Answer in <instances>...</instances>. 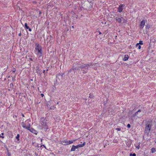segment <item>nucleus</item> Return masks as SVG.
<instances>
[{
	"instance_id": "obj_34",
	"label": "nucleus",
	"mask_w": 156,
	"mask_h": 156,
	"mask_svg": "<svg viewBox=\"0 0 156 156\" xmlns=\"http://www.w3.org/2000/svg\"><path fill=\"white\" fill-rule=\"evenodd\" d=\"M115 129L117 130V131H120L121 130V129L120 128H117L116 129Z\"/></svg>"
},
{
	"instance_id": "obj_51",
	"label": "nucleus",
	"mask_w": 156,
	"mask_h": 156,
	"mask_svg": "<svg viewBox=\"0 0 156 156\" xmlns=\"http://www.w3.org/2000/svg\"><path fill=\"white\" fill-rule=\"evenodd\" d=\"M42 146V145H41V147ZM43 146H44V147H45V145H43Z\"/></svg>"
},
{
	"instance_id": "obj_46",
	"label": "nucleus",
	"mask_w": 156,
	"mask_h": 156,
	"mask_svg": "<svg viewBox=\"0 0 156 156\" xmlns=\"http://www.w3.org/2000/svg\"><path fill=\"white\" fill-rule=\"evenodd\" d=\"M30 60L33 61L32 59L31 58H30Z\"/></svg>"
},
{
	"instance_id": "obj_26",
	"label": "nucleus",
	"mask_w": 156,
	"mask_h": 156,
	"mask_svg": "<svg viewBox=\"0 0 156 156\" xmlns=\"http://www.w3.org/2000/svg\"><path fill=\"white\" fill-rule=\"evenodd\" d=\"M72 70L73 71H75L76 69H78V68H76V67H74V66H73V67L72 68Z\"/></svg>"
},
{
	"instance_id": "obj_11",
	"label": "nucleus",
	"mask_w": 156,
	"mask_h": 156,
	"mask_svg": "<svg viewBox=\"0 0 156 156\" xmlns=\"http://www.w3.org/2000/svg\"><path fill=\"white\" fill-rule=\"evenodd\" d=\"M30 131L36 135H37L38 133V132H37V131L35 130L34 129H33L32 128H31L30 129Z\"/></svg>"
},
{
	"instance_id": "obj_7",
	"label": "nucleus",
	"mask_w": 156,
	"mask_h": 156,
	"mask_svg": "<svg viewBox=\"0 0 156 156\" xmlns=\"http://www.w3.org/2000/svg\"><path fill=\"white\" fill-rule=\"evenodd\" d=\"M47 119L46 118H44V117L41 118L40 120V122L41 125L44 124H47Z\"/></svg>"
},
{
	"instance_id": "obj_40",
	"label": "nucleus",
	"mask_w": 156,
	"mask_h": 156,
	"mask_svg": "<svg viewBox=\"0 0 156 156\" xmlns=\"http://www.w3.org/2000/svg\"><path fill=\"white\" fill-rule=\"evenodd\" d=\"M18 35L19 36H21V32Z\"/></svg>"
},
{
	"instance_id": "obj_37",
	"label": "nucleus",
	"mask_w": 156,
	"mask_h": 156,
	"mask_svg": "<svg viewBox=\"0 0 156 156\" xmlns=\"http://www.w3.org/2000/svg\"><path fill=\"white\" fill-rule=\"evenodd\" d=\"M142 110H141V109H139L138 110L137 112H141Z\"/></svg>"
},
{
	"instance_id": "obj_5",
	"label": "nucleus",
	"mask_w": 156,
	"mask_h": 156,
	"mask_svg": "<svg viewBox=\"0 0 156 156\" xmlns=\"http://www.w3.org/2000/svg\"><path fill=\"white\" fill-rule=\"evenodd\" d=\"M75 141V140H65L62 141V144L64 145H66L73 143Z\"/></svg>"
},
{
	"instance_id": "obj_13",
	"label": "nucleus",
	"mask_w": 156,
	"mask_h": 156,
	"mask_svg": "<svg viewBox=\"0 0 156 156\" xmlns=\"http://www.w3.org/2000/svg\"><path fill=\"white\" fill-rule=\"evenodd\" d=\"M86 143L85 142H83V144H79L76 146L75 147L76 148V149L78 148L79 147H81L84 146L85 145Z\"/></svg>"
},
{
	"instance_id": "obj_23",
	"label": "nucleus",
	"mask_w": 156,
	"mask_h": 156,
	"mask_svg": "<svg viewBox=\"0 0 156 156\" xmlns=\"http://www.w3.org/2000/svg\"><path fill=\"white\" fill-rule=\"evenodd\" d=\"M156 151L155 149L154 148H152L151 149V152L152 153H154Z\"/></svg>"
},
{
	"instance_id": "obj_48",
	"label": "nucleus",
	"mask_w": 156,
	"mask_h": 156,
	"mask_svg": "<svg viewBox=\"0 0 156 156\" xmlns=\"http://www.w3.org/2000/svg\"><path fill=\"white\" fill-rule=\"evenodd\" d=\"M41 12L40 11H39V14L40 15L41 14Z\"/></svg>"
},
{
	"instance_id": "obj_12",
	"label": "nucleus",
	"mask_w": 156,
	"mask_h": 156,
	"mask_svg": "<svg viewBox=\"0 0 156 156\" xmlns=\"http://www.w3.org/2000/svg\"><path fill=\"white\" fill-rule=\"evenodd\" d=\"M122 18L116 17L115 18V20L116 21L119 23H122Z\"/></svg>"
},
{
	"instance_id": "obj_3",
	"label": "nucleus",
	"mask_w": 156,
	"mask_h": 156,
	"mask_svg": "<svg viewBox=\"0 0 156 156\" xmlns=\"http://www.w3.org/2000/svg\"><path fill=\"white\" fill-rule=\"evenodd\" d=\"M35 46V50L37 52V55H39V57L43 55V50L42 47L38 44H36Z\"/></svg>"
},
{
	"instance_id": "obj_39",
	"label": "nucleus",
	"mask_w": 156,
	"mask_h": 156,
	"mask_svg": "<svg viewBox=\"0 0 156 156\" xmlns=\"http://www.w3.org/2000/svg\"><path fill=\"white\" fill-rule=\"evenodd\" d=\"M45 70H43V73L45 74Z\"/></svg>"
},
{
	"instance_id": "obj_6",
	"label": "nucleus",
	"mask_w": 156,
	"mask_h": 156,
	"mask_svg": "<svg viewBox=\"0 0 156 156\" xmlns=\"http://www.w3.org/2000/svg\"><path fill=\"white\" fill-rule=\"evenodd\" d=\"M125 7L124 4H121L119 5L118 8V12L119 13H121L122 11L123 8Z\"/></svg>"
},
{
	"instance_id": "obj_14",
	"label": "nucleus",
	"mask_w": 156,
	"mask_h": 156,
	"mask_svg": "<svg viewBox=\"0 0 156 156\" xmlns=\"http://www.w3.org/2000/svg\"><path fill=\"white\" fill-rule=\"evenodd\" d=\"M36 72L38 74L41 75V74H42V73L40 71V70L39 69V67L38 66H37L36 67Z\"/></svg>"
},
{
	"instance_id": "obj_17",
	"label": "nucleus",
	"mask_w": 156,
	"mask_h": 156,
	"mask_svg": "<svg viewBox=\"0 0 156 156\" xmlns=\"http://www.w3.org/2000/svg\"><path fill=\"white\" fill-rule=\"evenodd\" d=\"M76 147V146H75L74 145H73L72 146V147L71 149V151H75L76 149V147Z\"/></svg>"
},
{
	"instance_id": "obj_22",
	"label": "nucleus",
	"mask_w": 156,
	"mask_h": 156,
	"mask_svg": "<svg viewBox=\"0 0 156 156\" xmlns=\"http://www.w3.org/2000/svg\"><path fill=\"white\" fill-rule=\"evenodd\" d=\"M24 27L26 29H27L29 27L27 26V23H25L24 24Z\"/></svg>"
},
{
	"instance_id": "obj_32",
	"label": "nucleus",
	"mask_w": 156,
	"mask_h": 156,
	"mask_svg": "<svg viewBox=\"0 0 156 156\" xmlns=\"http://www.w3.org/2000/svg\"><path fill=\"white\" fill-rule=\"evenodd\" d=\"M72 69H71L70 70H69L68 71V74L69 75V73H71V72L72 71Z\"/></svg>"
},
{
	"instance_id": "obj_55",
	"label": "nucleus",
	"mask_w": 156,
	"mask_h": 156,
	"mask_svg": "<svg viewBox=\"0 0 156 156\" xmlns=\"http://www.w3.org/2000/svg\"><path fill=\"white\" fill-rule=\"evenodd\" d=\"M58 103H59V102H57V104H58Z\"/></svg>"
},
{
	"instance_id": "obj_16",
	"label": "nucleus",
	"mask_w": 156,
	"mask_h": 156,
	"mask_svg": "<svg viewBox=\"0 0 156 156\" xmlns=\"http://www.w3.org/2000/svg\"><path fill=\"white\" fill-rule=\"evenodd\" d=\"M145 26L146 31H148L149 30V28L151 27V25L148 24L147 25H146Z\"/></svg>"
},
{
	"instance_id": "obj_8",
	"label": "nucleus",
	"mask_w": 156,
	"mask_h": 156,
	"mask_svg": "<svg viewBox=\"0 0 156 156\" xmlns=\"http://www.w3.org/2000/svg\"><path fill=\"white\" fill-rule=\"evenodd\" d=\"M42 129L44 130V131H47V129H48V127L47 124H44L41 125Z\"/></svg>"
},
{
	"instance_id": "obj_50",
	"label": "nucleus",
	"mask_w": 156,
	"mask_h": 156,
	"mask_svg": "<svg viewBox=\"0 0 156 156\" xmlns=\"http://www.w3.org/2000/svg\"><path fill=\"white\" fill-rule=\"evenodd\" d=\"M84 99L85 101H86L87 100V99L86 98H85L84 99Z\"/></svg>"
},
{
	"instance_id": "obj_43",
	"label": "nucleus",
	"mask_w": 156,
	"mask_h": 156,
	"mask_svg": "<svg viewBox=\"0 0 156 156\" xmlns=\"http://www.w3.org/2000/svg\"><path fill=\"white\" fill-rule=\"evenodd\" d=\"M22 115L23 117H24V115L23 113H22Z\"/></svg>"
},
{
	"instance_id": "obj_57",
	"label": "nucleus",
	"mask_w": 156,
	"mask_h": 156,
	"mask_svg": "<svg viewBox=\"0 0 156 156\" xmlns=\"http://www.w3.org/2000/svg\"><path fill=\"white\" fill-rule=\"evenodd\" d=\"M31 81H33V80H32V79H31Z\"/></svg>"
},
{
	"instance_id": "obj_56",
	"label": "nucleus",
	"mask_w": 156,
	"mask_h": 156,
	"mask_svg": "<svg viewBox=\"0 0 156 156\" xmlns=\"http://www.w3.org/2000/svg\"><path fill=\"white\" fill-rule=\"evenodd\" d=\"M1 134H0V137H1Z\"/></svg>"
},
{
	"instance_id": "obj_21",
	"label": "nucleus",
	"mask_w": 156,
	"mask_h": 156,
	"mask_svg": "<svg viewBox=\"0 0 156 156\" xmlns=\"http://www.w3.org/2000/svg\"><path fill=\"white\" fill-rule=\"evenodd\" d=\"M136 47H138V48L139 49H140L141 48L140 45L138 43L136 44Z\"/></svg>"
},
{
	"instance_id": "obj_2",
	"label": "nucleus",
	"mask_w": 156,
	"mask_h": 156,
	"mask_svg": "<svg viewBox=\"0 0 156 156\" xmlns=\"http://www.w3.org/2000/svg\"><path fill=\"white\" fill-rule=\"evenodd\" d=\"M152 121L150 119L146 120L145 133L147 135L149 134L152 126Z\"/></svg>"
},
{
	"instance_id": "obj_9",
	"label": "nucleus",
	"mask_w": 156,
	"mask_h": 156,
	"mask_svg": "<svg viewBox=\"0 0 156 156\" xmlns=\"http://www.w3.org/2000/svg\"><path fill=\"white\" fill-rule=\"evenodd\" d=\"M145 21L144 20H143L141 22L140 24V29H142L145 25Z\"/></svg>"
},
{
	"instance_id": "obj_10",
	"label": "nucleus",
	"mask_w": 156,
	"mask_h": 156,
	"mask_svg": "<svg viewBox=\"0 0 156 156\" xmlns=\"http://www.w3.org/2000/svg\"><path fill=\"white\" fill-rule=\"evenodd\" d=\"M81 64L78 63L77 62L74 63L73 65L74 67L76 68H78V69H80V66H81Z\"/></svg>"
},
{
	"instance_id": "obj_1",
	"label": "nucleus",
	"mask_w": 156,
	"mask_h": 156,
	"mask_svg": "<svg viewBox=\"0 0 156 156\" xmlns=\"http://www.w3.org/2000/svg\"><path fill=\"white\" fill-rule=\"evenodd\" d=\"M95 66L94 64L92 63H89L87 64H81L80 69H81L82 73L85 74L87 73L89 70V69L91 68L90 66Z\"/></svg>"
},
{
	"instance_id": "obj_36",
	"label": "nucleus",
	"mask_w": 156,
	"mask_h": 156,
	"mask_svg": "<svg viewBox=\"0 0 156 156\" xmlns=\"http://www.w3.org/2000/svg\"><path fill=\"white\" fill-rule=\"evenodd\" d=\"M27 29L28 30L30 31H32L30 27H29Z\"/></svg>"
},
{
	"instance_id": "obj_18",
	"label": "nucleus",
	"mask_w": 156,
	"mask_h": 156,
	"mask_svg": "<svg viewBox=\"0 0 156 156\" xmlns=\"http://www.w3.org/2000/svg\"><path fill=\"white\" fill-rule=\"evenodd\" d=\"M25 128L26 129H27L29 130L30 131V124H29V126H25V128Z\"/></svg>"
},
{
	"instance_id": "obj_20",
	"label": "nucleus",
	"mask_w": 156,
	"mask_h": 156,
	"mask_svg": "<svg viewBox=\"0 0 156 156\" xmlns=\"http://www.w3.org/2000/svg\"><path fill=\"white\" fill-rule=\"evenodd\" d=\"M56 87L55 86H53L51 89V91L54 92L55 90H56Z\"/></svg>"
},
{
	"instance_id": "obj_24",
	"label": "nucleus",
	"mask_w": 156,
	"mask_h": 156,
	"mask_svg": "<svg viewBox=\"0 0 156 156\" xmlns=\"http://www.w3.org/2000/svg\"><path fill=\"white\" fill-rule=\"evenodd\" d=\"M20 135L19 134H17V136H16V139L18 141H19L20 140L19 138H20Z\"/></svg>"
},
{
	"instance_id": "obj_53",
	"label": "nucleus",
	"mask_w": 156,
	"mask_h": 156,
	"mask_svg": "<svg viewBox=\"0 0 156 156\" xmlns=\"http://www.w3.org/2000/svg\"><path fill=\"white\" fill-rule=\"evenodd\" d=\"M42 139H41V141L42 142Z\"/></svg>"
},
{
	"instance_id": "obj_15",
	"label": "nucleus",
	"mask_w": 156,
	"mask_h": 156,
	"mask_svg": "<svg viewBox=\"0 0 156 156\" xmlns=\"http://www.w3.org/2000/svg\"><path fill=\"white\" fill-rule=\"evenodd\" d=\"M129 58V56L128 55H126L124 56V58H123V60L124 61H127Z\"/></svg>"
},
{
	"instance_id": "obj_58",
	"label": "nucleus",
	"mask_w": 156,
	"mask_h": 156,
	"mask_svg": "<svg viewBox=\"0 0 156 156\" xmlns=\"http://www.w3.org/2000/svg\"><path fill=\"white\" fill-rule=\"evenodd\" d=\"M155 143L156 144V141L155 142Z\"/></svg>"
},
{
	"instance_id": "obj_44",
	"label": "nucleus",
	"mask_w": 156,
	"mask_h": 156,
	"mask_svg": "<svg viewBox=\"0 0 156 156\" xmlns=\"http://www.w3.org/2000/svg\"><path fill=\"white\" fill-rule=\"evenodd\" d=\"M48 37L49 38H51V36H48V38H47V39H48Z\"/></svg>"
},
{
	"instance_id": "obj_45",
	"label": "nucleus",
	"mask_w": 156,
	"mask_h": 156,
	"mask_svg": "<svg viewBox=\"0 0 156 156\" xmlns=\"http://www.w3.org/2000/svg\"><path fill=\"white\" fill-rule=\"evenodd\" d=\"M1 137L2 138H4V137L3 136H1Z\"/></svg>"
},
{
	"instance_id": "obj_30",
	"label": "nucleus",
	"mask_w": 156,
	"mask_h": 156,
	"mask_svg": "<svg viewBox=\"0 0 156 156\" xmlns=\"http://www.w3.org/2000/svg\"><path fill=\"white\" fill-rule=\"evenodd\" d=\"M7 152H8V156H11V153L10 152H9V150L8 149H7Z\"/></svg>"
},
{
	"instance_id": "obj_42",
	"label": "nucleus",
	"mask_w": 156,
	"mask_h": 156,
	"mask_svg": "<svg viewBox=\"0 0 156 156\" xmlns=\"http://www.w3.org/2000/svg\"><path fill=\"white\" fill-rule=\"evenodd\" d=\"M16 71V69H15L14 70H13L12 72L15 73Z\"/></svg>"
},
{
	"instance_id": "obj_33",
	"label": "nucleus",
	"mask_w": 156,
	"mask_h": 156,
	"mask_svg": "<svg viewBox=\"0 0 156 156\" xmlns=\"http://www.w3.org/2000/svg\"><path fill=\"white\" fill-rule=\"evenodd\" d=\"M130 127H131V126L130 124H127V128H129Z\"/></svg>"
},
{
	"instance_id": "obj_31",
	"label": "nucleus",
	"mask_w": 156,
	"mask_h": 156,
	"mask_svg": "<svg viewBox=\"0 0 156 156\" xmlns=\"http://www.w3.org/2000/svg\"><path fill=\"white\" fill-rule=\"evenodd\" d=\"M139 44H143V41H139Z\"/></svg>"
},
{
	"instance_id": "obj_25",
	"label": "nucleus",
	"mask_w": 156,
	"mask_h": 156,
	"mask_svg": "<svg viewBox=\"0 0 156 156\" xmlns=\"http://www.w3.org/2000/svg\"><path fill=\"white\" fill-rule=\"evenodd\" d=\"M21 125H22V126L23 128H25V126H26L25 125V123L24 122H22V123H21Z\"/></svg>"
},
{
	"instance_id": "obj_19",
	"label": "nucleus",
	"mask_w": 156,
	"mask_h": 156,
	"mask_svg": "<svg viewBox=\"0 0 156 156\" xmlns=\"http://www.w3.org/2000/svg\"><path fill=\"white\" fill-rule=\"evenodd\" d=\"M122 19H123L122 21L123 22L122 23H127V20H126L125 19H124L123 18V17H121Z\"/></svg>"
},
{
	"instance_id": "obj_47",
	"label": "nucleus",
	"mask_w": 156,
	"mask_h": 156,
	"mask_svg": "<svg viewBox=\"0 0 156 156\" xmlns=\"http://www.w3.org/2000/svg\"><path fill=\"white\" fill-rule=\"evenodd\" d=\"M15 117H16V118H17V115H15Z\"/></svg>"
},
{
	"instance_id": "obj_54",
	"label": "nucleus",
	"mask_w": 156,
	"mask_h": 156,
	"mask_svg": "<svg viewBox=\"0 0 156 156\" xmlns=\"http://www.w3.org/2000/svg\"><path fill=\"white\" fill-rule=\"evenodd\" d=\"M48 69H47L46 70V71H48Z\"/></svg>"
},
{
	"instance_id": "obj_28",
	"label": "nucleus",
	"mask_w": 156,
	"mask_h": 156,
	"mask_svg": "<svg viewBox=\"0 0 156 156\" xmlns=\"http://www.w3.org/2000/svg\"><path fill=\"white\" fill-rule=\"evenodd\" d=\"M138 112L137 111L135 113L133 114V117H135V116H136L138 115Z\"/></svg>"
},
{
	"instance_id": "obj_38",
	"label": "nucleus",
	"mask_w": 156,
	"mask_h": 156,
	"mask_svg": "<svg viewBox=\"0 0 156 156\" xmlns=\"http://www.w3.org/2000/svg\"><path fill=\"white\" fill-rule=\"evenodd\" d=\"M41 95L42 97H43L44 96V94H41Z\"/></svg>"
},
{
	"instance_id": "obj_27",
	"label": "nucleus",
	"mask_w": 156,
	"mask_h": 156,
	"mask_svg": "<svg viewBox=\"0 0 156 156\" xmlns=\"http://www.w3.org/2000/svg\"><path fill=\"white\" fill-rule=\"evenodd\" d=\"M89 97L90 98H93L94 97V96L92 94H89Z\"/></svg>"
},
{
	"instance_id": "obj_35",
	"label": "nucleus",
	"mask_w": 156,
	"mask_h": 156,
	"mask_svg": "<svg viewBox=\"0 0 156 156\" xmlns=\"http://www.w3.org/2000/svg\"><path fill=\"white\" fill-rule=\"evenodd\" d=\"M136 148H137L138 149H139L140 147V145H138L136 147Z\"/></svg>"
},
{
	"instance_id": "obj_49",
	"label": "nucleus",
	"mask_w": 156,
	"mask_h": 156,
	"mask_svg": "<svg viewBox=\"0 0 156 156\" xmlns=\"http://www.w3.org/2000/svg\"><path fill=\"white\" fill-rule=\"evenodd\" d=\"M1 134L2 135H3L4 134V133H1Z\"/></svg>"
},
{
	"instance_id": "obj_4",
	"label": "nucleus",
	"mask_w": 156,
	"mask_h": 156,
	"mask_svg": "<svg viewBox=\"0 0 156 156\" xmlns=\"http://www.w3.org/2000/svg\"><path fill=\"white\" fill-rule=\"evenodd\" d=\"M64 73H57L56 75V81L58 80L62 81L63 80H66L65 78Z\"/></svg>"
},
{
	"instance_id": "obj_52",
	"label": "nucleus",
	"mask_w": 156,
	"mask_h": 156,
	"mask_svg": "<svg viewBox=\"0 0 156 156\" xmlns=\"http://www.w3.org/2000/svg\"><path fill=\"white\" fill-rule=\"evenodd\" d=\"M72 28H74V26H72Z\"/></svg>"
},
{
	"instance_id": "obj_41",
	"label": "nucleus",
	"mask_w": 156,
	"mask_h": 156,
	"mask_svg": "<svg viewBox=\"0 0 156 156\" xmlns=\"http://www.w3.org/2000/svg\"><path fill=\"white\" fill-rule=\"evenodd\" d=\"M98 32L99 33V34H102L101 33V32H100V31H98Z\"/></svg>"
},
{
	"instance_id": "obj_29",
	"label": "nucleus",
	"mask_w": 156,
	"mask_h": 156,
	"mask_svg": "<svg viewBox=\"0 0 156 156\" xmlns=\"http://www.w3.org/2000/svg\"><path fill=\"white\" fill-rule=\"evenodd\" d=\"M130 156H136V154L134 153L133 154L130 153L129 155Z\"/></svg>"
}]
</instances>
